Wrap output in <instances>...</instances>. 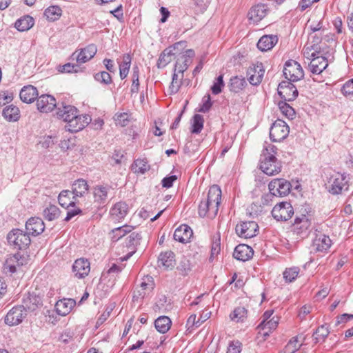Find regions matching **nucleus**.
I'll return each mask as SVG.
<instances>
[{
    "label": "nucleus",
    "mask_w": 353,
    "mask_h": 353,
    "mask_svg": "<svg viewBox=\"0 0 353 353\" xmlns=\"http://www.w3.org/2000/svg\"><path fill=\"white\" fill-rule=\"evenodd\" d=\"M56 115L58 119L66 122L65 130L70 132H77L92 121L89 114H79L77 108L72 105L58 103Z\"/></svg>",
    "instance_id": "nucleus-1"
},
{
    "label": "nucleus",
    "mask_w": 353,
    "mask_h": 353,
    "mask_svg": "<svg viewBox=\"0 0 353 353\" xmlns=\"http://www.w3.org/2000/svg\"><path fill=\"white\" fill-rule=\"evenodd\" d=\"M221 200V190L218 185H212L207 196L199 205L198 214L200 217L214 219L217 215Z\"/></svg>",
    "instance_id": "nucleus-2"
},
{
    "label": "nucleus",
    "mask_w": 353,
    "mask_h": 353,
    "mask_svg": "<svg viewBox=\"0 0 353 353\" xmlns=\"http://www.w3.org/2000/svg\"><path fill=\"white\" fill-rule=\"evenodd\" d=\"M277 148L271 144L265 143L261 159L260 168L267 175L272 176L281 172V162L277 160L276 154Z\"/></svg>",
    "instance_id": "nucleus-3"
},
{
    "label": "nucleus",
    "mask_w": 353,
    "mask_h": 353,
    "mask_svg": "<svg viewBox=\"0 0 353 353\" xmlns=\"http://www.w3.org/2000/svg\"><path fill=\"white\" fill-rule=\"evenodd\" d=\"M9 244L18 250H26L30 244L31 240L28 232L20 229H13L7 235Z\"/></svg>",
    "instance_id": "nucleus-4"
},
{
    "label": "nucleus",
    "mask_w": 353,
    "mask_h": 353,
    "mask_svg": "<svg viewBox=\"0 0 353 353\" xmlns=\"http://www.w3.org/2000/svg\"><path fill=\"white\" fill-rule=\"evenodd\" d=\"M283 72L284 77L288 80L287 81L291 83L301 79L304 76L301 65L292 59H290L285 63Z\"/></svg>",
    "instance_id": "nucleus-5"
},
{
    "label": "nucleus",
    "mask_w": 353,
    "mask_h": 353,
    "mask_svg": "<svg viewBox=\"0 0 353 353\" xmlns=\"http://www.w3.org/2000/svg\"><path fill=\"white\" fill-rule=\"evenodd\" d=\"M327 189L332 194H342L345 190H348V183L346 176L337 173L331 176Z\"/></svg>",
    "instance_id": "nucleus-6"
},
{
    "label": "nucleus",
    "mask_w": 353,
    "mask_h": 353,
    "mask_svg": "<svg viewBox=\"0 0 353 353\" xmlns=\"http://www.w3.org/2000/svg\"><path fill=\"white\" fill-rule=\"evenodd\" d=\"M28 263V256L17 252L10 255L3 264V272L6 274H13L17 272V268L21 267Z\"/></svg>",
    "instance_id": "nucleus-7"
},
{
    "label": "nucleus",
    "mask_w": 353,
    "mask_h": 353,
    "mask_svg": "<svg viewBox=\"0 0 353 353\" xmlns=\"http://www.w3.org/2000/svg\"><path fill=\"white\" fill-rule=\"evenodd\" d=\"M290 128L283 120H276L270 130V137L273 142H280L285 139L289 134Z\"/></svg>",
    "instance_id": "nucleus-8"
},
{
    "label": "nucleus",
    "mask_w": 353,
    "mask_h": 353,
    "mask_svg": "<svg viewBox=\"0 0 353 353\" xmlns=\"http://www.w3.org/2000/svg\"><path fill=\"white\" fill-rule=\"evenodd\" d=\"M268 188L270 193L275 196L282 197L290 192L292 185L284 179H274L270 182Z\"/></svg>",
    "instance_id": "nucleus-9"
},
{
    "label": "nucleus",
    "mask_w": 353,
    "mask_h": 353,
    "mask_svg": "<svg viewBox=\"0 0 353 353\" xmlns=\"http://www.w3.org/2000/svg\"><path fill=\"white\" fill-rule=\"evenodd\" d=\"M294 214V210L290 203L280 202L272 210V215L276 221H285L289 220Z\"/></svg>",
    "instance_id": "nucleus-10"
},
{
    "label": "nucleus",
    "mask_w": 353,
    "mask_h": 353,
    "mask_svg": "<svg viewBox=\"0 0 353 353\" xmlns=\"http://www.w3.org/2000/svg\"><path fill=\"white\" fill-rule=\"evenodd\" d=\"M27 315V310L24 305L13 307L5 317V323L10 325H17L21 323Z\"/></svg>",
    "instance_id": "nucleus-11"
},
{
    "label": "nucleus",
    "mask_w": 353,
    "mask_h": 353,
    "mask_svg": "<svg viewBox=\"0 0 353 353\" xmlns=\"http://www.w3.org/2000/svg\"><path fill=\"white\" fill-rule=\"evenodd\" d=\"M278 94L285 101H292L298 96V90L290 81H281L278 86Z\"/></svg>",
    "instance_id": "nucleus-12"
},
{
    "label": "nucleus",
    "mask_w": 353,
    "mask_h": 353,
    "mask_svg": "<svg viewBox=\"0 0 353 353\" xmlns=\"http://www.w3.org/2000/svg\"><path fill=\"white\" fill-rule=\"evenodd\" d=\"M259 226L255 221H242L236 225V233L244 238H252L256 235Z\"/></svg>",
    "instance_id": "nucleus-13"
},
{
    "label": "nucleus",
    "mask_w": 353,
    "mask_h": 353,
    "mask_svg": "<svg viewBox=\"0 0 353 353\" xmlns=\"http://www.w3.org/2000/svg\"><path fill=\"white\" fill-rule=\"evenodd\" d=\"M97 52V46L94 44H90L84 48L76 50L72 53V59H76L79 63H84L93 58Z\"/></svg>",
    "instance_id": "nucleus-14"
},
{
    "label": "nucleus",
    "mask_w": 353,
    "mask_h": 353,
    "mask_svg": "<svg viewBox=\"0 0 353 353\" xmlns=\"http://www.w3.org/2000/svg\"><path fill=\"white\" fill-rule=\"evenodd\" d=\"M37 107L39 112L48 113L57 107L55 98L50 94H42L37 97Z\"/></svg>",
    "instance_id": "nucleus-15"
},
{
    "label": "nucleus",
    "mask_w": 353,
    "mask_h": 353,
    "mask_svg": "<svg viewBox=\"0 0 353 353\" xmlns=\"http://www.w3.org/2000/svg\"><path fill=\"white\" fill-rule=\"evenodd\" d=\"M315 237L312 240V246L316 252H323L327 250L331 245L332 241L328 236L323 234L317 229L315 230Z\"/></svg>",
    "instance_id": "nucleus-16"
},
{
    "label": "nucleus",
    "mask_w": 353,
    "mask_h": 353,
    "mask_svg": "<svg viewBox=\"0 0 353 353\" xmlns=\"http://www.w3.org/2000/svg\"><path fill=\"white\" fill-rule=\"evenodd\" d=\"M27 311L34 312L43 305L42 298L36 292H29L23 300V305Z\"/></svg>",
    "instance_id": "nucleus-17"
},
{
    "label": "nucleus",
    "mask_w": 353,
    "mask_h": 353,
    "mask_svg": "<svg viewBox=\"0 0 353 353\" xmlns=\"http://www.w3.org/2000/svg\"><path fill=\"white\" fill-rule=\"evenodd\" d=\"M90 271V263L85 259H77L72 265V272L77 279H83Z\"/></svg>",
    "instance_id": "nucleus-18"
},
{
    "label": "nucleus",
    "mask_w": 353,
    "mask_h": 353,
    "mask_svg": "<svg viewBox=\"0 0 353 353\" xmlns=\"http://www.w3.org/2000/svg\"><path fill=\"white\" fill-rule=\"evenodd\" d=\"M44 229L45 224L41 218L31 217L26 221V230L29 235L37 236L41 234Z\"/></svg>",
    "instance_id": "nucleus-19"
},
{
    "label": "nucleus",
    "mask_w": 353,
    "mask_h": 353,
    "mask_svg": "<svg viewBox=\"0 0 353 353\" xmlns=\"http://www.w3.org/2000/svg\"><path fill=\"white\" fill-rule=\"evenodd\" d=\"M316 52H312L310 59V71L313 74L321 73L328 65L327 61L323 56H316Z\"/></svg>",
    "instance_id": "nucleus-20"
},
{
    "label": "nucleus",
    "mask_w": 353,
    "mask_h": 353,
    "mask_svg": "<svg viewBox=\"0 0 353 353\" xmlns=\"http://www.w3.org/2000/svg\"><path fill=\"white\" fill-rule=\"evenodd\" d=\"M193 235L192 230L185 224L181 225L174 232V239L180 243H188Z\"/></svg>",
    "instance_id": "nucleus-21"
},
{
    "label": "nucleus",
    "mask_w": 353,
    "mask_h": 353,
    "mask_svg": "<svg viewBox=\"0 0 353 353\" xmlns=\"http://www.w3.org/2000/svg\"><path fill=\"white\" fill-rule=\"evenodd\" d=\"M268 9L265 4L259 3L252 6L248 14V19L254 23L261 21L267 14Z\"/></svg>",
    "instance_id": "nucleus-22"
},
{
    "label": "nucleus",
    "mask_w": 353,
    "mask_h": 353,
    "mask_svg": "<svg viewBox=\"0 0 353 353\" xmlns=\"http://www.w3.org/2000/svg\"><path fill=\"white\" fill-rule=\"evenodd\" d=\"M254 254L252 248L245 244H239L237 245L234 251V257L241 261H246L250 259Z\"/></svg>",
    "instance_id": "nucleus-23"
},
{
    "label": "nucleus",
    "mask_w": 353,
    "mask_h": 353,
    "mask_svg": "<svg viewBox=\"0 0 353 353\" xmlns=\"http://www.w3.org/2000/svg\"><path fill=\"white\" fill-rule=\"evenodd\" d=\"M38 95L37 88L32 85L24 86L19 93L21 100L26 103H32L38 97Z\"/></svg>",
    "instance_id": "nucleus-24"
},
{
    "label": "nucleus",
    "mask_w": 353,
    "mask_h": 353,
    "mask_svg": "<svg viewBox=\"0 0 353 353\" xmlns=\"http://www.w3.org/2000/svg\"><path fill=\"white\" fill-rule=\"evenodd\" d=\"M76 305V301L72 299H63L57 302L55 305L57 312L61 316H65L70 312Z\"/></svg>",
    "instance_id": "nucleus-25"
},
{
    "label": "nucleus",
    "mask_w": 353,
    "mask_h": 353,
    "mask_svg": "<svg viewBox=\"0 0 353 353\" xmlns=\"http://www.w3.org/2000/svg\"><path fill=\"white\" fill-rule=\"evenodd\" d=\"M181 43L179 42L174 44L172 46L165 48L160 54L157 61V67L162 68L166 66L172 61V57L174 55L173 50L176 48L177 46Z\"/></svg>",
    "instance_id": "nucleus-26"
},
{
    "label": "nucleus",
    "mask_w": 353,
    "mask_h": 353,
    "mask_svg": "<svg viewBox=\"0 0 353 353\" xmlns=\"http://www.w3.org/2000/svg\"><path fill=\"white\" fill-rule=\"evenodd\" d=\"M278 42L276 35H264L261 37L257 43V48L261 51L265 52L271 50Z\"/></svg>",
    "instance_id": "nucleus-27"
},
{
    "label": "nucleus",
    "mask_w": 353,
    "mask_h": 353,
    "mask_svg": "<svg viewBox=\"0 0 353 353\" xmlns=\"http://www.w3.org/2000/svg\"><path fill=\"white\" fill-rule=\"evenodd\" d=\"M128 205L125 202L117 203L111 209L110 214L115 220L123 219L128 214Z\"/></svg>",
    "instance_id": "nucleus-28"
},
{
    "label": "nucleus",
    "mask_w": 353,
    "mask_h": 353,
    "mask_svg": "<svg viewBox=\"0 0 353 353\" xmlns=\"http://www.w3.org/2000/svg\"><path fill=\"white\" fill-rule=\"evenodd\" d=\"M88 191V185L85 180L83 179H77L74 182L72 185V193L73 194V199L77 197H81L84 196Z\"/></svg>",
    "instance_id": "nucleus-29"
},
{
    "label": "nucleus",
    "mask_w": 353,
    "mask_h": 353,
    "mask_svg": "<svg viewBox=\"0 0 353 353\" xmlns=\"http://www.w3.org/2000/svg\"><path fill=\"white\" fill-rule=\"evenodd\" d=\"M174 257V253L170 250L161 252L158 258L159 265H162L166 269L173 268L175 264Z\"/></svg>",
    "instance_id": "nucleus-30"
},
{
    "label": "nucleus",
    "mask_w": 353,
    "mask_h": 353,
    "mask_svg": "<svg viewBox=\"0 0 353 353\" xmlns=\"http://www.w3.org/2000/svg\"><path fill=\"white\" fill-rule=\"evenodd\" d=\"M308 212L307 209L305 208L303 211L301 212L300 215H296L294 219V225L296 227L297 232L301 234L303 232V230H307L309 227V218H308Z\"/></svg>",
    "instance_id": "nucleus-31"
},
{
    "label": "nucleus",
    "mask_w": 353,
    "mask_h": 353,
    "mask_svg": "<svg viewBox=\"0 0 353 353\" xmlns=\"http://www.w3.org/2000/svg\"><path fill=\"white\" fill-rule=\"evenodd\" d=\"M246 85L247 82L245 78L235 76L230 79L228 87L231 92L238 93L243 90Z\"/></svg>",
    "instance_id": "nucleus-32"
},
{
    "label": "nucleus",
    "mask_w": 353,
    "mask_h": 353,
    "mask_svg": "<svg viewBox=\"0 0 353 353\" xmlns=\"http://www.w3.org/2000/svg\"><path fill=\"white\" fill-rule=\"evenodd\" d=\"M306 340V336L299 334L296 337L292 338L288 343L285 346L283 352L280 353H294L300 345L299 342H304Z\"/></svg>",
    "instance_id": "nucleus-33"
},
{
    "label": "nucleus",
    "mask_w": 353,
    "mask_h": 353,
    "mask_svg": "<svg viewBox=\"0 0 353 353\" xmlns=\"http://www.w3.org/2000/svg\"><path fill=\"white\" fill-rule=\"evenodd\" d=\"M171 325L172 321L170 319L166 316H161L154 321L155 328L162 334L166 333L170 330Z\"/></svg>",
    "instance_id": "nucleus-34"
},
{
    "label": "nucleus",
    "mask_w": 353,
    "mask_h": 353,
    "mask_svg": "<svg viewBox=\"0 0 353 353\" xmlns=\"http://www.w3.org/2000/svg\"><path fill=\"white\" fill-rule=\"evenodd\" d=\"M131 169L134 173L143 174L150 169V165L146 158L137 159L134 161L131 165Z\"/></svg>",
    "instance_id": "nucleus-35"
},
{
    "label": "nucleus",
    "mask_w": 353,
    "mask_h": 353,
    "mask_svg": "<svg viewBox=\"0 0 353 353\" xmlns=\"http://www.w3.org/2000/svg\"><path fill=\"white\" fill-rule=\"evenodd\" d=\"M34 23V19L29 15H26L17 20L14 26L19 31L23 32L30 30Z\"/></svg>",
    "instance_id": "nucleus-36"
},
{
    "label": "nucleus",
    "mask_w": 353,
    "mask_h": 353,
    "mask_svg": "<svg viewBox=\"0 0 353 353\" xmlns=\"http://www.w3.org/2000/svg\"><path fill=\"white\" fill-rule=\"evenodd\" d=\"M72 194V192L68 190H62L59 196L58 201L59 203L65 208H68L69 207H74L75 205V199H70V196Z\"/></svg>",
    "instance_id": "nucleus-37"
},
{
    "label": "nucleus",
    "mask_w": 353,
    "mask_h": 353,
    "mask_svg": "<svg viewBox=\"0 0 353 353\" xmlns=\"http://www.w3.org/2000/svg\"><path fill=\"white\" fill-rule=\"evenodd\" d=\"M19 110L17 107L10 105L3 110V117L9 121H17L19 117Z\"/></svg>",
    "instance_id": "nucleus-38"
},
{
    "label": "nucleus",
    "mask_w": 353,
    "mask_h": 353,
    "mask_svg": "<svg viewBox=\"0 0 353 353\" xmlns=\"http://www.w3.org/2000/svg\"><path fill=\"white\" fill-rule=\"evenodd\" d=\"M279 324V319L277 316H274L271 319L267 321H261L258 325V328L261 330H267V332H265L263 334L265 336L269 335V332H271L272 330H275Z\"/></svg>",
    "instance_id": "nucleus-39"
},
{
    "label": "nucleus",
    "mask_w": 353,
    "mask_h": 353,
    "mask_svg": "<svg viewBox=\"0 0 353 353\" xmlns=\"http://www.w3.org/2000/svg\"><path fill=\"white\" fill-rule=\"evenodd\" d=\"M131 57L129 54H124L123 61L119 64V73L121 79L127 77L131 65Z\"/></svg>",
    "instance_id": "nucleus-40"
},
{
    "label": "nucleus",
    "mask_w": 353,
    "mask_h": 353,
    "mask_svg": "<svg viewBox=\"0 0 353 353\" xmlns=\"http://www.w3.org/2000/svg\"><path fill=\"white\" fill-rule=\"evenodd\" d=\"M184 75L180 73H178L176 71H174V74L172 75V82L169 87V90L170 94H176L179 90V88L182 83V80L183 79Z\"/></svg>",
    "instance_id": "nucleus-41"
},
{
    "label": "nucleus",
    "mask_w": 353,
    "mask_h": 353,
    "mask_svg": "<svg viewBox=\"0 0 353 353\" xmlns=\"http://www.w3.org/2000/svg\"><path fill=\"white\" fill-rule=\"evenodd\" d=\"M108 189L109 188L108 187L102 185L96 186L94 190L95 201L100 203H104L108 197Z\"/></svg>",
    "instance_id": "nucleus-42"
},
{
    "label": "nucleus",
    "mask_w": 353,
    "mask_h": 353,
    "mask_svg": "<svg viewBox=\"0 0 353 353\" xmlns=\"http://www.w3.org/2000/svg\"><path fill=\"white\" fill-rule=\"evenodd\" d=\"M60 212V210L57 206L54 205H50L44 209L43 214L46 220L53 221L59 216Z\"/></svg>",
    "instance_id": "nucleus-43"
},
{
    "label": "nucleus",
    "mask_w": 353,
    "mask_h": 353,
    "mask_svg": "<svg viewBox=\"0 0 353 353\" xmlns=\"http://www.w3.org/2000/svg\"><path fill=\"white\" fill-rule=\"evenodd\" d=\"M61 12L62 10L60 7L53 6L46 9L44 15L48 20L54 21L61 17Z\"/></svg>",
    "instance_id": "nucleus-44"
},
{
    "label": "nucleus",
    "mask_w": 353,
    "mask_h": 353,
    "mask_svg": "<svg viewBox=\"0 0 353 353\" xmlns=\"http://www.w3.org/2000/svg\"><path fill=\"white\" fill-rule=\"evenodd\" d=\"M132 226L125 225L121 227H118L112 230V239L115 241L120 239L121 237L125 236L127 233H129L132 230Z\"/></svg>",
    "instance_id": "nucleus-45"
},
{
    "label": "nucleus",
    "mask_w": 353,
    "mask_h": 353,
    "mask_svg": "<svg viewBox=\"0 0 353 353\" xmlns=\"http://www.w3.org/2000/svg\"><path fill=\"white\" fill-rule=\"evenodd\" d=\"M204 119L202 115L196 114L193 117V123L192 125V133L199 134L203 128Z\"/></svg>",
    "instance_id": "nucleus-46"
},
{
    "label": "nucleus",
    "mask_w": 353,
    "mask_h": 353,
    "mask_svg": "<svg viewBox=\"0 0 353 353\" xmlns=\"http://www.w3.org/2000/svg\"><path fill=\"white\" fill-rule=\"evenodd\" d=\"M278 105L283 115L288 119H293L295 114V111L289 104L287 103V101H281L279 102Z\"/></svg>",
    "instance_id": "nucleus-47"
},
{
    "label": "nucleus",
    "mask_w": 353,
    "mask_h": 353,
    "mask_svg": "<svg viewBox=\"0 0 353 353\" xmlns=\"http://www.w3.org/2000/svg\"><path fill=\"white\" fill-rule=\"evenodd\" d=\"M299 273L298 267L286 268L283 273V279L286 282L291 283L294 281Z\"/></svg>",
    "instance_id": "nucleus-48"
},
{
    "label": "nucleus",
    "mask_w": 353,
    "mask_h": 353,
    "mask_svg": "<svg viewBox=\"0 0 353 353\" xmlns=\"http://www.w3.org/2000/svg\"><path fill=\"white\" fill-rule=\"evenodd\" d=\"M94 78L97 81L104 85H110L112 82L110 73L106 71L96 73Z\"/></svg>",
    "instance_id": "nucleus-49"
},
{
    "label": "nucleus",
    "mask_w": 353,
    "mask_h": 353,
    "mask_svg": "<svg viewBox=\"0 0 353 353\" xmlns=\"http://www.w3.org/2000/svg\"><path fill=\"white\" fill-rule=\"evenodd\" d=\"M329 331L326 327L322 325L319 327L316 331L313 334L312 337L315 343L323 341L325 337L328 335Z\"/></svg>",
    "instance_id": "nucleus-50"
},
{
    "label": "nucleus",
    "mask_w": 353,
    "mask_h": 353,
    "mask_svg": "<svg viewBox=\"0 0 353 353\" xmlns=\"http://www.w3.org/2000/svg\"><path fill=\"white\" fill-rule=\"evenodd\" d=\"M247 316V310L244 307H238L234 309L230 314L232 320H236L237 322L243 321Z\"/></svg>",
    "instance_id": "nucleus-51"
},
{
    "label": "nucleus",
    "mask_w": 353,
    "mask_h": 353,
    "mask_svg": "<svg viewBox=\"0 0 353 353\" xmlns=\"http://www.w3.org/2000/svg\"><path fill=\"white\" fill-rule=\"evenodd\" d=\"M224 85L223 75L220 74L217 78H216L215 81L211 87L212 94L216 95L221 93Z\"/></svg>",
    "instance_id": "nucleus-52"
},
{
    "label": "nucleus",
    "mask_w": 353,
    "mask_h": 353,
    "mask_svg": "<svg viewBox=\"0 0 353 353\" xmlns=\"http://www.w3.org/2000/svg\"><path fill=\"white\" fill-rule=\"evenodd\" d=\"M221 251V237L220 234H217L216 236H214L212 239V248H211V256L210 259L217 256Z\"/></svg>",
    "instance_id": "nucleus-53"
},
{
    "label": "nucleus",
    "mask_w": 353,
    "mask_h": 353,
    "mask_svg": "<svg viewBox=\"0 0 353 353\" xmlns=\"http://www.w3.org/2000/svg\"><path fill=\"white\" fill-rule=\"evenodd\" d=\"M142 239L141 234L138 232H132L127 238V246L136 247L140 244V241Z\"/></svg>",
    "instance_id": "nucleus-54"
},
{
    "label": "nucleus",
    "mask_w": 353,
    "mask_h": 353,
    "mask_svg": "<svg viewBox=\"0 0 353 353\" xmlns=\"http://www.w3.org/2000/svg\"><path fill=\"white\" fill-rule=\"evenodd\" d=\"M183 61L181 63L179 61H176L175 64L174 70L183 74L184 72L188 68L189 65L191 63V60H189L187 57H182Z\"/></svg>",
    "instance_id": "nucleus-55"
},
{
    "label": "nucleus",
    "mask_w": 353,
    "mask_h": 353,
    "mask_svg": "<svg viewBox=\"0 0 353 353\" xmlns=\"http://www.w3.org/2000/svg\"><path fill=\"white\" fill-rule=\"evenodd\" d=\"M192 267L188 260H183L180 262L177 270L181 275L185 276L191 271Z\"/></svg>",
    "instance_id": "nucleus-56"
},
{
    "label": "nucleus",
    "mask_w": 353,
    "mask_h": 353,
    "mask_svg": "<svg viewBox=\"0 0 353 353\" xmlns=\"http://www.w3.org/2000/svg\"><path fill=\"white\" fill-rule=\"evenodd\" d=\"M341 91L345 97L353 95V79L347 80L341 87Z\"/></svg>",
    "instance_id": "nucleus-57"
},
{
    "label": "nucleus",
    "mask_w": 353,
    "mask_h": 353,
    "mask_svg": "<svg viewBox=\"0 0 353 353\" xmlns=\"http://www.w3.org/2000/svg\"><path fill=\"white\" fill-rule=\"evenodd\" d=\"M79 69V66L78 65H75L73 63H68L64 64L63 65H59V71L60 72H66V73H70V72H78Z\"/></svg>",
    "instance_id": "nucleus-58"
},
{
    "label": "nucleus",
    "mask_w": 353,
    "mask_h": 353,
    "mask_svg": "<svg viewBox=\"0 0 353 353\" xmlns=\"http://www.w3.org/2000/svg\"><path fill=\"white\" fill-rule=\"evenodd\" d=\"M242 350V343L239 341H230L226 353H241Z\"/></svg>",
    "instance_id": "nucleus-59"
},
{
    "label": "nucleus",
    "mask_w": 353,
    "mask_h": 353,
    "mask_svg": "<svg viewBox=\"0 0 353 353\" xmlns=\"http://www.w3.org/2000/svg\"><path fill=\"white\" fill-rule=\"evenodd\" d=\"M13 95L12 92L7 90L0 91V107L12 101Z\"/></svg>",
    "instance_id": "nucleus-60"
},
{
    "label": "nucleus",
    "mask_w": 353,
    "mask_h": 353,
    "mask_svg": "<svg viewBox=\"0 0 353 353\" xmlns=\"http://www.w3.org/2000/svg\"><path fill=\"white\" fill-rule=\"evenodd\" d=\"M210 96L209 94L204 96L203 98V103L199 109V112L205 113L208 112L212 107Z\"/></svg>",
    "instance_id": "nucleus-61"
},
{
    "label": "nucleus",
    "mask_w": 353,
    "mask_h": 353,
    "mask_svg": "<svg viewBox=\"0 0 353 353\" xmlns=\"http://www.w3.org/2000/svg\"><path fill=\"white\" fill-rule=\"evenodd\" d=\"M146 280L147 281L141 282L140 285L143 290L147 292V294H149L154 289V283L152 281V278L150 276H147Z\"/></svg>",
    "instance_id": "nucleus-62"
},
{
    "label": "nucleus",
    "mask_w": 353,
    "mask_h": 353,
    "mask_svg": "<svg viewBox=\"0 0 353 353\" xmlns=\"http://www.w3.org/2000/svg\"><path fill=\"white\" fill-rule=\"evenodd\" d=\"M147 294V292L140 286L137 287L132 292V301L134 302L138 301L139 299H143Z\"/></svg>",
    "instance_id": "nucleus-63"
},
{
    "label": "nucleus",
    "mask_w": 353,
    "mask_h": 353,
    "mask_svg": "<svg viewBox=\"0 0 353 353\" xmlns=\"http://www.w3.org/2000/svg\"><path fill=\"white\" fill-rule=\"evenodd\" d=\"M115 121L117 123V124H119L121 126H126L128 125L129 115L125 112L117 114H116Z\"/></svg>",
    "instance_id": "nucleus-64"
}]
</instances>
